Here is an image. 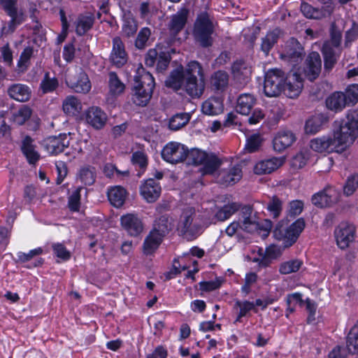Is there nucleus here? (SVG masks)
Segmentation results:
<instances>
[{
  "label": "nucleus",
  "instance_id": "9d476101",
  "mask_svg": "<svg viewBox=\"0 0 358 358\" xmlns=\"http://www.w3.org/2000/svg\"><path fill=\"white\" fill-rule=\"evenodd\" d=\"M67 86L76 93L87 94L92 84L85 71L80 68L74 75L69 76L66 79Z\"/></svg>",
  "mask_w": 358,
  "mask_h": 358
},
{
  "label": "nucleus",
  "instance_id": "f257e3e1",
  "mask_svg": "<svg viewBox=\"0 0 358 358\" xmlns=\"http://www.w3.org/2000/svg\"><path fill=\"white\" fill-rule=\"evenodd\" d=\"M358 135V111H348L342 119L332 136H324L312 139L310 148L317 152L341 153L352 144Z\"/></svg>",
  "mask_w": 358,
  "mask_h": 358
},
{
  "label": "nucleus",
  "instance_id": "0eeeda50",
  "mask_svg": "<svg viewBox=\"0 0 358 358\" xmlns=\"http://www.w3.org/2000/svg\"><path fill=\"white\" fill-rule=\"evenodd\" d=\"M340 197V192L336 187L329 185L315 193L311 196V202L318 208H330L339 201Z\"/></svg>",
  "mask_w": 358,
  "mask_h": 358
},
{
  "label": "nucleus",
  "instance_id": "f704fd0d",
  "mask_svg": "<svg viewBox=\"0 0 358 358\" xmlns=\"http://www.w3.org/2000/svg\"><path fill=\"white\" fill-rule=\"evenodd\" d=\"M64 113L69 116L78 115L82 110L80 101L75 96H67L62 103Z\"/></svg>",
  "mask_w": 358,
  "mask_h": 358
},
{
  "label": "nucleus",
  "instance_id": "c03bdc74",
  "mask_svg": "<svg viewBox=\"0 0 358 358\" xmlns=\"http://www.w3.org/2000/svg\"><path fill=\"white\" fill-rule=\"evenodd\" d=\"M266 210L271 217L277 219L282 211V201L276 195H273L267 203Z\"/></svg>",
  "mask_w": 358,
  "mask_h": 358
},
{
  "label": "nucleus",
  "instance_id": "de8ad7c7",
  "mask_svg": "<svg viewBox=\"0 0 358 358\" xmlns=\"http://www.w3.org/2000/svg\"><path fill=\"white\" fill-rule=\"evenodd\" d=\"M278 40V35L274 31L267 32L266 36L262 38L260 49L265 55L269 54L273 45L277 43Z\"/></svg>",
  "mask_w": 358,
  "mask_h": 358
},
{
  "label": "nucleus",
  "instance_id": "f8f14e48",
  "mask_svg": "<svg viewBox=\"0 0 358 358\" xmlns=\"http://www.w3.org/2000/svg\"><path fill=\"white\" fill-rule=\"evenodd\" d=\"M120 221L122 228L130 236L137 237L143 231V222L137 214L127 213L122 215Z\"/></svg>",
  "mask_w": 358,
  "mask_h": 358
},
{
  "label": "nucleus",
  "instance_id": "c85d7f7f",
  "mask_svg": "<svg viewBox=\"0 0 358 358\" xmlns=\"http://www.w3.org/2000/svg\"><path fill=\"white\" fill-rule=\"evenodd\" d=\"M163 238L164 237L162 235L155 232V231L151 230L143 241L144 254L146 255L154 254L163 241Z\"/></svg>",
  "mask_w": 358,
  "mask_h": 358
},
{
  "label": "nucleus",
  "instance_id": "dca6fc26",
  "mask_svg": "<svg viewBox=\"0 0 358 358\" xmlns=\"http://www.w3.org/2000/svg\"><path fill=\"white\" fill-rule=\"evenodd\" d=\"M162 187L155 178L145 180L140 186V194L148 203L155 202L160 196Z\"/></svg>",
  "mask_w": 358,
  "mask_h": 358
},
{
  "label": "nucleus",
  "instance_id": "49530a36",
  "mask_svg": "<svg viewBox=\"0 0 358 358\" xmlns=\"http://www.w3.org/2000/svg\"><path fill=\"white\" fill-rule=\"evenodd\" d=\"M303 264V261L299 259L284 262L280 264L279 272L282 275L297 272L301 268Z\"/></svg>",
  "mask_w": 358,
  "mask_h": 358
},
{
  "label": "nucleus",
  "instance_id": "6ab92c4d",
  "mask_svg": "<svg viewBox=\"0 0 358 358\" xmlns=\"http://www.w3.org/2000/svg\"><path fill=\"white\" fill-rule=\"evenodd\" d=\"M341 50H338V52L331 47L328 43H324L321 52L324 60V73H329L335 67L340 58Z\"/></svg>",
  "mask_w": 358,
  "mask_h": 358
},
{
  "label": "nucleus",
  "instance_id": "2eb2a0df",
  "mask_svg": "<svg viewBox=\"0 0 358 358\" xmlns=\"http://www.w3.org/2000/svg\"><path fill=\"white\" fill-rule=\"evenodd\" d=\"M85 120L93 129L100 130L105 127L108 120V116L101 108L92 106L86 110Z\"/></svg>",
  "mask_w": 358,
  "mask_h": 358
},
{
  "label": "nucleus",
  "instance_id": "bb28decb",
  "mask_svg": "<svg viewBox=\"0 0 358 358\" xmlns=\"http://www.w3.org/2000/svg\"><path fill=\"white\" fill-rule=\"evenodd\" d=\"M221 164L222 161L216 155L206 152V157L201 163L202 166L199 168V172L202 176L213 175Z\"/></svg>",
  "mask_w": 358,
  "mask_h": 358
},
{
  "label": "nucleus",
  "instance_id": "4d7b16f0",
  "mask_svg": "<svg viewBox=\"0 0 358 358\" xmlns=\"http://www.w3.org/2000/svg\"><path fill=\"white\" fill-rule=\"evenodd\" d=\"M304 203L301 200L296 199L289 201L287 210V217L294 220L303 210Z\"/></svg>",
  "mask_w": 358,
  "mask_h": 358
},
{
  "label": "nucleus",
  "instance_id": "0e129e2a",
  "mask_svg": "<svg viewBox=\"0 0 358 358\" xmlns=\"http://www.w3.org/2000/svg\"><path fill=\"white\" fill-rule=\"evenodd\" d=\"M52 248L54 255L63 262L69 261L71 259V255L65 245L60 243H53Z\"/></svg>",
  "mask_w": 358,
  "mask_h": 358
},
{
  "label": "nucleus",
  "instance_id": "bf43d9fd",
  "mask_svg": "<svg viewBox=\"0 0 358 358\" xmlns=\"http://www.w3.org/2000/svg\"><path fill=\"white\" fill-rule=\"evenodd\" d=\"M43 252L41 247L31 250L27 253L20 251L16 254L17 259H15V262L17 264H24L29 262L34 257L41 255Z\"/></svg>",
  "mask_w": 358,
  "mask_h": 358
},
{
  "label": "nucleus",
  "instance_id": "4be33fe9",
  "mask_svg": "<svg viewBox=\"0 0 358 358\" xmlns=\"http://www.w3.org/2000/svg\"><path fill=\"white\" fill-rule=\"evenodd\" d=\"M284 162V158L275 157L261 160L255 164L254 172L257 175L271 173L280 167Z\"/></svg>",
  "mask_w": 358,
  "mask_h": 358
},
{
  "label": "nucleus",
  "instance_id": "774afa93",
  "mask_svg": "<svg viewBox=\"0 0 358 358\" xmlns=\"http://www.w3.org/2000/svg\"><path fill=\"white\" fill-rule=\"evenodd\" d=\"M357 37L358 24L353 22L351 28L347 30L345 34V47H350L352 43L357 40Z\"/></svg>",
  "mask_w": 358,
  "mask_h": 358
},
{
  "label": "nucleus",
  "instance_id": "6e6d98bb",
  "mask_svg": "<svg viewBox=\"0 0 358 358\" xmlns=\"http://www.w3.org/2000/svg\"><path fill=\"white\" fill-rule=\"evenodd\" d=\"M123 34L130 38L134 36L138 30L137 21L134 17H127L124 20L122 27Z\"/></svg>",
  "mask_w": 358,
  "mask_h": 358
},
{
  "label": "nucleus",
  "instance_id": "ea45409f",
  "mask_svg": "<svg viewBox=\"0 0 358 358\" xmlns=\"http://www.w3.org/2000/svg\"><path fill=\"white\" fill-rule=\"evenodd\" d=\"M231 73L235 78L245 80L250 75L251 70L244 60L239 59L232 64Z\"/></svg>",
  "mask_w": 358,
  "mask_h": 358
},
{
  "label": "nucleus",
  "instance_id": "412c9836",
  "mask_svg": "<svg viewBox=\"0 0 358 358\" xmlns=\"http://www.w3.org/2000/svg\"><path fill=\"white\" fill-rule=\"evenodd\" d=\"M189 10L186 7L180 8L176 13L171 15L169 23V29L171 32L178 34L187 23Z\"/></svg>",
  "mask_w": 358,
  "mask_h": 358
},
{
  "label": "nucleus",
  "instance_id": "473e14b6",
  "mask_svg": "<svg viewBox=\"0 0 358 358\" xmlns=\"http://www.w3.org/2000/svg\"><path fill=\"white\" fill-rule=\"evenodd\" d=\"M234 310H238L234 324L241 323L243 317L250 316V311H253L254 306L251 301L248 300H236L233 306Z\"/></svg>",
  "mask_w": 358,
  "mask_h": 358
},
{
  "label": "nucleus",
  "instance_id": "37998d69",
  "mask_svg": "<svg viewBox=\"0 0 358 358\" xmlns=\"http://www.w3.org/2000/svg\"><path fill=\"white\" fill-rule=\"evenodd\" d=\"M34 52V50L32 46H27L21 52L17 64V66L21 72H24L28 69Z\"/></svg>",
  "mask_w": 358,
  "mask_h": 358
},
{
  "label": "nucleus",
  "instance_id": "5fc2aeb1",
  "mask_svg": "<svg viewBox=\"0 0 358 358\" xmlns=\"http://www.w3.org/2000/svg\"><path fill=\"white\" fill-rule=\"evenodd\" d=\"M224 281L223 277H216L214 280L201 281L199 282L200 289L206 292L217 290L221 287Z\"/></svg>",
  "mask_w": 358,
  "mask_h": 358
},
{
  "label": "nucleus",
  "instance_id": "1a4fd4ad",
  "mask_svg": "<svg viewBox=\"0 0 358 358\" xmlns=\"http://www.w3.org/2000/svg\"><path fill=\"white\" fill-rule=\"evenodd\" d=\"M161 155L166 162L171 164L182 162L187 157V147L180 143L171 141L163 148Z\"/></svg>",
  "mask_w": 358,
  "mask_h": 358
},
{
  "label": "nucleus",
  "instance_id": "c9c22d12",
  "mask_svg": "<svg viewBox=\"0 0 358 358\" xmlns=\"http://www.w3.org/2000/svg\"><path fill=\"white\" fill-rule=\"evenodd\" d=\"M186 76V69H180L173 70L166 80V85L175 90L181 89Z\"/></svg>",
  "mask_w": 358,
  "mask_h": 358
},
{
  "label": "nucleus",
  "instance_id": "69168bd1",
  "mask_svg": "<svg viewBox=\"0 0 358 358\" xmlns=\"http://www.w3.org/2000/svg\"><path fill=\"white\" fill-rule=\"evenodd\" d=\"M150 34L151 31L148 27L142 28L139 31L137 37L135 40V46L136 47V48L139 50L144 49Z\"/></svg>",
  "mask_w": 358,
  "mask_h": 358
},
{
  "label": "nucleus",
  "instance_id": "f03ea898",
  "mask_svg": "<svg viewBox=\"0 0 358 358\" xmlns=\"http://www.w3.org/2000/svg\"><path fill=\"white\" fill-rule=\"evenodd\" d=\"M135 85L131 89V101L138 107H145L150 102L155 87L153 76L145 69L142 74L134 76Z\"/></svg>",
  "mask_w": 358,
  "mask_h": 358
},
{
  "label": "nucleus",
  "instance_id": "423d86ee",
  "mask_svg": "<svg viewBox=\"0 0 358 358\" xmlns=\"http://www.w3.org/2000/svg\"><path fill=\"white\" fill-rule=\"evenodd\" d=\"M285 73L278 69L268 71L264 77V92L267 97H275L283 91Z\"/></svg>",
  "mask_w": 358,
  "mask_h": 358
},
{
  "label": "nucleus",
  "instance_id": "8fccbe9b",
  "mask_svg": "<svg viewBox=\"0 0 358 358\" xmlns=\"http://www.w3.org/2000/svg\"><path fill=\"white\" fill-rule=\"evenodd\" d=\"M83 187H78L68 199V208L71 212H78L81 205V191Z\"/></svg>",
  "mask_w": 358,
  "mask_h": 358
},
{
  "label": "nucleus",
  "instance_id": "58836bf2",
  "mask_svg": "<svg viewBox=\"0 0 358 358\" xmlns=\"http://www.w3.org/2000/svg\"><path fill=\"white\" fill-rule=\"evenodd\" d=\"M96 173L95 167L90 165L82 166L78 171V178L85 185L90 186L95 182Z\"/></svg>",
  "mask_w": 358,
  "mask_h": 358
},
{
  "label": "nucleus",
  "instance_id": "680f3d73",
  "mask_svg": "<svg viewBox=\"0 0 358 358\" xmlns=\"http://www.w3.org/2000/svg\"><path fill=\"white\" fill-rule=\"evenodd\" d=\"M300 10L303 15L309 19H319L321 15V12L318 8H316L307 2H301Z\"/></svg>",
  "mask_w": 358,
  "mask_h": 358
},
{
  "label": "nucleus",
  "instance_id": "6e6552de",
  "mask_svg": "<svg viewBox=\"0 0 358 358\" xmlns=\"http://www.w3.org/2000/svg\"><path fill=\"white\" fill-rule=\"evenodd\" d=\"M305 55L304 48L300 42L296 38L291 37L285 43L280 57L295 66L303 60Z\"/></svg>",
  "mask_w": 358,
  "mask_h": 358
},
{
  "label": "nucleus",
  "instance_id": "39448f33",
  "mask_svg": "<svg viewBox=\"0 0 358 358\" xmlns=\"http://www.w3.org/2000/svg\"><path fill=\"white\" fill-rule=\"evenodd\" d=\"M306 227L304 218L299 217L292 222L288 227L278 222L273 230V236L276 240L282 241L284 248L293 245L298 240L300 234Z\"/></svg>",
  "mask_w": 358,
  "mask_h": 358
},
{
  "label": "nucleus",
  "instance_id": "cd10ccee",
  "mask_svg": "<svg viewBox=\"0 0 358 358\" xmlns=\"http://www.w3.org/2000/svg\"><path fill=\"white\" fill-rule=\"evenodd\" d=\"M255 103L256 99L253 95L242 94L237 99L236 111L243 115H249Z\"/></svg>",
  "mask_w": 358,
  "mask_h": 358
},
{
  "label": "nucleus",
  "instance_id": "20e7f679",
  "mask_svg": "<svg viewBox=\"0 0 358 358\" xmlns=\"http://www.w3.org/2000/svg\"><path fill=\"white\" fill-rule=\"evenodd\" d=\"M214 25L207 11H203L196 16L193 27V36L201 48H208L213 45Z\"/></svg>",
  "mask_w": 358,
  "mask_h": 358
},
{
  "label": "nucleus",
  "instance_id": "e433bc0d",
  "mask_svg": "<svg viewBox=\"0 0 358 358\" xmlns=\"http://www.w3.org/2000/svg\"><path fill=\"white\" fill-rule=\"evenodd\" d=\"M241 208L238 202H231L218 208L215 214V218L220 222H224L230 218Z\"/></svg>",
  "mask_w": 358,
  "mask_h": 358
},
{
  "label": "nucleus",
  "instance_id": "ddd939ff",
  "mask_svg": "<svg viewBox=\"0 0 358 358\" xmlns=\"http://www.w3.org/2000/svg\"><path fill=\"white\" fill-rule=\"evenodd\" d=\"M113 48L109 55L110 64L116 68H122L128 61V55L124 44L119 36L113 38Z\"/></svg>",
  "mask_w": 358,
  "mask_h": 358
},
{
  "label": "nucleus",
  "instance_id": "a211bd4d",
  "mask_svg": "<svg viewBox=\"0 0 358 358\" xmlns=\"http://www.w3.org/2000/svg\"><path fill=\"white\" fill-rule=\"evenodd\" d=\"M303 87V80L299 74L294 73L292 76H285V81L283 83V94L290 98L294 99L299 96Z\"/></svg>",
  "mask_w": 358,
  "mask_h": 358
},
{
  "label": "nucleus",
  "instance_id": "7c9ffc66",
  "mask_svg": "<svg viewBox=\"0 0 358 358\" xmlns=\"http://www.w3.org/2000/svg\"><path fill=\"white\" fill-rule=\"evenodd\" d=\"M325 103L327 108L335 113L341 112L348 106L343 92H333L326 99Z\"/></svg>",
  "mask_w": 358,
  "mask_h": 358
},
{
  "label": "nucleus",
  "instance_id": "338daca9",
  "mask_svg": "<svg viewBox=\"0 0 358 358\" xmlns=\"http://www.w3.org/2000/svg\"><path fill=\"white\" fill-rule=\"evenodd\" d=\"M171 55L166 52L160 51L157 56L156 70L157 72L165 71L169 65L171 61Z\"/></svg>",
  "mask_w": 358,
  "mask_h": 358
},
{
  "label": "nucleus",
  "instance_id": "a18cd8bd",
  "mask_svg": "<svg viewBox=\"0 0 358 358\" xmlns=\"http://www.w3.org/2000/svg\"><path fill=\"white\" fill-rule=\"evenodd\" d=\"M152 230L164 237L171 230L169 217L166 215H161L155 221L154 228Z\"/></svg>",
  "mask_w": 358,
  "mask_h": 358
},
{
  "label": "nucleus",
  "instance_id": "f3484780",
  "mask_svg": "<svg viewBox=\"0 0 358 358\" xmlns=\"http://www.w3.org/2000/svg\"><path fill=\"white\" fill-rule=\"evenodd\" d=\"M334 234L338 248L345 250L355 241L356 229L353 225L345 224L336 229Z\"/></svg>",
  "mask_w": 358,
  "mask_h": 358
},
{
  "label": "nucleus",
  "instance_id": "79ce46f5",
  "mask_svg": "<svg viewBox=\"0 0 358 358\" xmlns=\"http://www.w3.org/2000/svg\"><path fill=\"white\" fill-rule=\"evenodd\" d=\"M206 157V152L199 150L198 148H192L189 150L187 147V160L188 164L192 165H201Z\"/></svg>",
  "mask_w": 358,
  "mask_h": 358
},
{
  "label": "nucleus",
  "instance_id": "a19ab883",
  "mask_svg": "<svg viewBox=\"0 0 358 358\" xmlns=\"http://www.w3.org/2000/svg\"><path fill=\"white\" fill-rule=\"evenodd\" d=\"M346 347L351 354H358V321L350 329L346 338Z\"/></svg>",
  "mask_w": 358,
  "mask_h": 358
},
{
  "label": "nucleus",
  "instance_id": "b1692460",
  "mask_svg": "<svg viewBox=\"0 0 358 358\" xmlns=\"http://www.w3.org/2000/svg\"><path fill=\"white\" fill-rule=\"evenodd\" d=\"M127 196V189L120 185L112 186L108 188L107 197L108 201L115 208H121L125 202Z\"/></svg>",
  "mask_w": 358,
  "mask_h": 358
},
{
  "label": "nucleus",
  "instance_id": "a878e982",
  "mask_svg": "<svg viewBox=\"0 0 358 358\" xmlns=\"http://www.w3.org/2000/svg\"><path fill=\"white\" fill-rule=\"evenodd\" d=\"M229 76L224 70H217L210 76V84L213 90L216 92H224L229 85Z\"/></svg>",
  "mask_w": 358,
  "mask_h": 358
},
{
  "label": "nucleus",
  "instance_id": "e2e57ef3",
  "mask_svg": "<svg viewBox=\"0 0 358 358\" xmlns=\"http://www.w3.org/2000/svg\"><path fill=\"white\" fill-rule=\"evenodd\" d=\"M358 188V173L350 176L343 187L344 194L347 196L352 195Z\"/></svg>",
  "mask_w": 358,
  "mask_h": 358
},
{
  "label": "nucleus",
  "instance_id": "c756f323",
  "mask_svg": "<svg viewBox=\"0 0 358 358\" xmlns=\"http://www.w3.org/2000/svg\"><path fill=\"white\" fill-rule=\"evenodd\" d=\"M224 110L223 101L221 98L211 96L206 100L201 106L203 114L208 115H217L222 113Z\"/></svg>",
  "mask_w": 358,
  "mask_h": 358
},
{
  "label": "nucleus",
  "instance_id": "4468645a",
  "mask_svg": "<svg viewBox=\"0 0 358 358\" xmlns=\"http://www.w3.org/2000/svg\"><path fill=\"white\" fill-rule=\"evenodd\" d=\"M321 70V57L317 52L312 51L308 54L305 62L303 67L304 76L307 80L313 82L319 77Z\"/></svg>",
  "mask_w": 358,
  "mask_h": 358
},
{
  "label": "nucleus",
  "instance_id": "393cba45",
  "mask_svg": "<svg viewBox=\"0 0 358 358\" xmlns=\"http://www.w3.org/2000/svg\"><path fill=\"white\" fill-rule=\"evenodd\" d=\"M34 140L27 135L22 141L21 151L29 164H35L40 159L39 153L35 150Z\"/></svg>",
  "mask_w": 358,
  "mask_h": 358
},
{
  "label": "nucleus",
  "instance_id": "2f4dec72",
  "mask_svg": "<svg viewBox=\"0 0 358 358\" xmlns=\"http://www.w3.org/2000/svg\"><path fill=\"white\" fill-rule=\"evenodd\" d=\"M94 17L92 15H79L75 22V31L77 36H85L93 27Z\"/></svg>",
  "mask_w": 358,
  "mask_h": 358
},
{
  "label": "nucleus",
  "instance_id": "13d9d810",
  "mask_svg": "<svg viewBox=\"0 0 358 358\" xmlns=\"http://www.w3.org/2000/svg\"><path fill=\"white\" fill-rule=\"evenodd\" d=\"M131 163L134 166H138L144 172L148 164V156L143 151H136L132 154Z\"/></svg>",
  "mask_w": 358,
  "mask_h": 358
},
{
  "label": "nucleus",
  "instance_id": "72a5a7b5",
  "mask_svg": "<svg viewBox=\"0 0 358 358\" xmlns=\"http://www.w3.org/2000/svg\"><path fill=\"white\" fill-rule=\"evenodd\" d=\"M328 122V117L323 114H318L308 119L305 124L306 134H315Z\"/></svg>",
  "mask_w": 358,
  "mask_h": 358
},
{
  "label": "nucleus",
  "instance_id": "3c124183",
  "mask_svg": "<svg viewBox=\"0 0 358 358\" xmlns=\"http://www.w3.org/2000/svg\"><path fill=\"white\" fill-rule=\"evenodd\" d=\"M189 120V117L186 113H180L173 115L169 120L170 129L177 131L186 125Z\"/></svg>",
  "mask_w": 358,
  "mask_h": 358
},
{
  "label": "nucleus",
  "instance_id": "aec40b11",
  "mask_svg": "<svg viewBox=\"0 0 358 358\" xmlns=\"http://www.w3.org/2000/svg\"><path fill=\"white\" fill-rule=\"evenodd\" d=\"M296 141L295 134L289 130H280L273 138V150L278 152H282L291 146Z\"/></svg>",
  "mask_w": 358,
  "mask_h": 358
},
{
  "label": "nucleus",
  "instance_id": "052dcab7",
  "mask_svg": "<svg viewBox=\"0 0 358 358\" xmlns=\"http://www.w3.org/2000/svg\"><path fill=\"white\" fill-rule=\"evenodd\" d=\"M31 115V110L30 108L23 106L13 114V121L19 125H22L30 118Z\"/></svg>",
  "mask_w": 358,
  "mask_h": 358
},
{
  "label": "nucleus",
  "instance_id": "603ef678",
  "mask_svg": "<svg viewBox=\"0 0 358 358\" xmlns=\"http://www.w3.org/2000/svg\"><path fill=\"white\" fill-rule=\"evenodd\" d=\"M329 34L330 41H326L325 43H328L334 49L337 48L338 50H341V45L342 41V33L334 22L331 24Z\"/></svg>",
  "mask_w": 358,
  "mask_h": 358
},
{
  "label": "nucleus",
  "instance_id": "7ed1b4c3",
  "mask_svg": "<svg viewBox=\"0 0 358 358\" xmlns=\"http://www.w3.org/2000/svg\"><path fill=\"white\" fill-rule=\"evenodd\" d=\"M182 86L186 93L192 98L200 97L203 94L205 88V75L199 62L191 61L188 63Z\"/></svg>",
  "mask_w": 358,
  "mask_h": 358
},
{
  "label": "nucleus",
  "instance_id": "9b49d317",
  "mask_svg": "<svg viewBox=\"0 0 358 358\" xmlns=\"http://www.w3.org/2000/svg\"><path fill=\"white\" fill-rule=\"evenodd\" d=\"M42 145L50 155H58L69 146V139L66 134L50 136L43 141Z\"/></svg>",
  "mask_w": 358,
  "mask_h": 358
},
{
  "label": "nucleus",
  "instance_id": "864d4df0",
  "mask_svg": "<svg viewBox=\"0 0 358 358\" xmlns=\"http://www.w3.org/2000/svg\"><path fill=\"white\" fill-rule=\"evenodd\" d=\"M343 94L348 106L356 104L358 102V84L348 85Z\"/></svg>",
  "mask_w": 358,
  "mask_h": 358
},
{
  "label": "nucleus",
  "instance_id": "09e8293b",
  "mask_svg": "<svg viewBox=\"0 0 358 358\" xmlns=\"http://www.w3.org/2000/svg\"><path fill=\"white\" fill-rule=\"evenodd\" d=\"M59 86V82L57 78L50 77V73L46 72L40 84V87L44 94L53 92Z\"/></svg>",
  "mask_w": 358,
  "mask_h": 358
},
{
  "label": "nucleus",
  "instance_id": "4c0bfd02",
  "mask_svg": "<svg viewBox=\"0 0 358 358\" xmlns=\"http://www.w3.org/2000/svg\"><path fill=\"white\" fill-rule=\"evenodd\" d=\"M125 85L119 78L115 71L108 73V89L109 93L113 96L121 95L125 90Z\"/></svg>",
  "mask_w": 358,
  "mask_h": 358
},
{
  "label": "nucleus",
  "instance_id": "5701e85b",
  "mask_svg": "<svg viewBox=\"0 0 358 358\" xmlns=\"http://www.w3.org/2000/svg\"><path fill=\"white\" fill-rule=\"evenodd\" d=\"M8 96L19 102L28 101L31 96V88L24 84L14 83L10 85L7 90Z\"/></svg>",
  "mask_w": 358,
  "mask_h": 358
}]
</instances>
